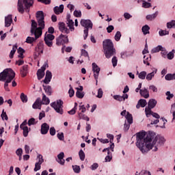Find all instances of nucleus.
Instances as JSON below:
<instances>
[{
	"instance_id": "obj_1",
	"label": "nucleus",
	"mask_w": 175,
	"mask_h": 175,
	"mask_svg": "<svg viewBox=\"0 0 175 175\" xmlns=\"http://www.w3.org/2000/svg\"><path fill=\"white\" fill-rule=\"evenodd\" d=\"M146 133H137V147L142 151V154H146L152 150V151H158V147L163 146L165 144V137L161 135H154L153 133L148 134L146 137H145Z\"/></svg>"
},
{
	"instance_id": "obj_2",
	"label": "nucleus",
	"mask_w": 175,
	"mask_h": 175,
	"mask_svg": "<svg viewBox=\"0 0 175 175\" xmlns=\"http://www.w3.org/2000/svg\"><path fill=\"white\" fill-rule=\"evenodd\" d=\"M36 18L38 23H36L35 20H31L30 29L31 36H33L34 35L35 38L28 36L26 39V43H29V44L33 43L35 40L39 39V38L41 37L42 34L43 33V29H44V14L43 13V11L37 12ZM38 23L39 25L38 27Z\"/></svg>"
},
{
	"instance_id": "obj_3",
	"label": "nucleus",
	"mask_w": 175,
	"mask_h": 175,
	"mask_svg": "<svg viewBox=\"0 0 175 175\" xmlns=\"http://www.w3.org/2000/svg\"><path fill=\"white\" fill-rule=\"evenodd\" d=\"M103 47L104 50V54L106 58H111L113 55H116V49L114 48V44L110 39H107L103 42Z\"/></svg>"
},
{
	"instance_id": "obj_4",
	"label": "nucleus",
	"mask_w": 175,
	"mask_h": 175,
	"mask_svg": "<svg viewBox=\"0 0 175 175\" xmlns=\"http://www.w3.org/2000/svg\"><path fill=\"white\" fill-rule=\"evenodd\" d=\"M34 0H18L17 9L19 13L24 14V12L29 13V8L33 5Z\"/></svg>"
},
{
	"instance_id": "obj_5",
	"label": "nucleus",
	"mask_w": 175,
	"mask_h": 175,
	"mask_svg": "<svg viewBox=\"0 0 175 175\" xmlns=\"http://www.w3.org/2000/svg\"><path fill=\"white\" fill-rule=\"evenodd\" d=\"M16 77V73L12 68H6L0 73V81L13 80Z\"/></svg>"
},
{
	"instance_id": "obj_6",
	"label": "nucleus",
	"mask_w": 175,
	"mask_h": 175,
	"mask_svg": "<svg viewBox=\"0 0 175 175\" xmlns=\"http://www.w3.org/2000/svg\"><path fill=\"white\" fill-rule=\"evenodd\" d=\"M81 25L85 28L84 32V40L88 38V31L89 29H92V22L90 19H81Z\"/></svg>"
},
{
	"instance_id": "obj_7",
	"label": "nucleus",
	"mask_w": 175,
	"mask_h": 175,
	"mask_svg": "<svg viewBox=\"0 0 175 175\" xmlns=\"http://www.w3.org/2000/svg\"><path fill=\"white\" fill-rule=\"evenodd\" d=\"M51 106L58 114H64V101L62 100H57L56 102L51 103Z\"/></svg>"
},
{
	"instance_id": "obj_8",
	"label": "nucleus",
	"mask_w": 175,
	"mask_h": 175,
	"mask_svg": "<svg viewBox=\"0 0 175 175\" xmlns=\"http://www.w3.org/2000/svg\"><path fill=\"white\" fill-rule=\"evenodd\" d=\"M92 72L94 73V77L96 80V84H98V77H99V72H100V68L96 63H92Z\"/></svg>"
},
{
	"instance_id": "obj_9",
	"label": "nucleus",
	"mask_w": 175,
	"mask_h": 175,
	"mask_svg": "<svg viewBox=\"0 0 175 175\" xmlns=\"http://www.w3.org/2000/svg\"><path fill=\"white\" fill-rule=\"evenodd\" d=\"M46 68H49V64L47 63H44L41 68L37 71L38 80H42V79L44 77V70H46Z\"/></svg>"
},
{
	"instance_id": "obj_10",
	"label": "nucleus",
	"mask_w": 175,
	"mask_h": 175,
	"mask_svg": "<svg viewBox=\"0 0 175 175\" xmlns=\"http://www.w3.org/2000/svg\"><path fill=\"white\" fill-rule=\"evenodd\" d=\"M66 43H69L68 36H64L63 34H61L59 37L56 40V44L57 46H61V44H65Z\"/></svg>"
},
{
	"instance_id": "obj_11",
	"label": "nucleus",
	"mask_w": 175,
	"mask_h": 175,
	"mask_svg": "<svg viewBox=\"0 0 175 175\" xmlns=\"http://www.w3.org/2000/svg\"><path fill=\"white\" fill-rule=\"evenodd\" d=\"M59 29L63 33H69V32H70L69 29L66 27V25L65 24V23L63 22L59 23Z\"/></svg>"
},
{
	"instance_id": "obj_12",
	"label": "nucleus",
	"mask_w": 175,
	"mask_h": 175,
	"mask_svg": "<svg viewBox=\"0 0 175 175\" xmlns=\"http://www.w3.org/2000/svg\"><path fill=\"white\" fill-rule=\"evenodd\" d=\"M42 105H43L42 103V100L40 98H38L33 104L32 107L34 109H38V110H42Z\"/></svg>"
},
{
	"instance_id": "obj_13",
	"label": "nucleus",
	"mask_w": 175,
	"mask_h": 175,
	"mask_svg": "<svg viewBox=\"0 0 175 175\" xmlns=\"http://www.w3.org/2000/svg\"><path fill=\"white\" fill-rule=\"evenodd\" d=\"M49 129H50V126L47 123H43L41 125V130H40L41 134L47 135Z\"/></svg>"
},
{
	"instance_id": "obj_14",
	"label": "nucleus",
	"mask_w": 175,
	"mask_h": 175,
	"mask_svg": "<svg viewBox=\"0 0 175 175\" xmlns=\"http://www.w3.org/2000/svg\"><path fill=\"white\" fill-rule=\"evenodd\" d=\"M65 157V153L64 152H61L57 155V159H56L57 162L59 163V165H65V159H64Z\"/></svg>"
},
{
	"instance_id": "obj_15",
	"label": "nucleus",
	"mask_w": 175,
	"mask_h": 175,
	"mask_svg": "<svg viewBox=\"0 0 175 175\" xmlns=\"http://www.w3.org/2000/svg\"><path fill=\"white\" fill-rule=\"evenodd\" d=\"M53 78V74L50 70H46L45 78L44 79V83L45 84H49L51 81V79Z\"/></svg>"
},
{
	"instance_id": "obj_16",
	"label": "nucleus",
	"mask_w": 175,
	"mask_h": 175,
	"mask_svg": "<svg viewBox=\"0 0 175 175\" xmlns=\"http://www.w3.org/2000/svg\"><path fill=\"white\" fill-rule=\"evenodd\" d=\"M139 94L141 96H143V98H145V99H148V98H150V92H148L146 88L140 90Z\"/></svg>"
},
{
	"instance_id": "obj_17",
	"label": "nucleus",
	"mask_w": 175,
	"mask_h": 175,
	"mask_svg": "<svg viewBox=\"0 0 175 175\" xmlns=\"http://www.w3.org/2000/svg\"><path fill=\"white\" fill-rule=\"evenodd\" d=\"M128 98H129L128 94H123L122 96H120V95L113 96V99H115V100H118L119 102H124V100H125V99H128Z\"/></svg>"
},
{
	"instance_id": "obj_18",
	"label": "nucleus",
	"mask_w": 175,
	"mask_h": 175,
	"mask_svg": "<svg viewBox=\"0 0 175 175\" xmlns=\"http://www.w3.org/2000/svg\"><path fill=\"white\" fill-rule=\"evenodd\" d=\"M12 23H13V17L12 15H8L5 17V27H10V25H12Z\"/></svg>"
},
{
	"instance_id": "obj_19",
	"label": "nucleus",
	"mask_w": 175,
	"mask_h": 175,
	"mask_svg": "<svg viewBox=\"0 0 175 175\" xmlns=\"http://www.w3.org/2000/svg\"><path fill=\"white\" fill-rule=\"evenodd\" d=\"M53 12L55 14H61L64 12V5H60L59 7L56 6L53 8Z\"/></svg>"
},
{
	"instance_id": "obj_20",
	"label": "nucleus",
	"mask_w": 175,
	"mask_h": 175,
	"mask_svg": "<svg viewBox=\"0 0 175 175\" xmlns=\"http://www.w3.org/2000/svg\"><path fill=\"white\" fill-rule=\"evenodd\" d=\"M157 72H158V69L154 68L152 72L148 73L146 75V80H148V81H150V80H152V77H154V76L157 75Z\"/></svg>"
},
{
	"instance_id": "obj_21",
	"label": "nucleus",
	"mask_w": 175,
	"mask_h": 175,
	"mask_svg": "<svg viewBox=\"0 0 175 175\" xmlns=\"http://www.w3.org/2000/svg\"><path fill=\"white\" fill-rule=\"evenodd\" d=\"M27 73H28V65H25L22 67V69H21V75H22L23 77H25Z\"/></svg>"
},
{
	"instance_id": "obj_22",
	"label": "nucleus",
	"mask_w": 175,
	"mask_h": 175,
	"mask_svg": "<svg viewBox=\"0 0 175 175\" xmlns=\"http://www.w3.org/2000/svg\"><path fill=\"white\" fill-rule=\"evenodd\" d=\"M157 100L154 98L150 99L148 103V107L152 109H154V107L157 106Z\"/></svg>"
},
{
	"instance_id": "obj_23",
	"label": "nucleus",
	"mask_w": 175,
	"mask_h": 175,
	"mask_svg": "<svg viewBox=\"0 0 175 175\" xmlns=\"http://www.w3.org/2000/svg\"><path fill=\"white\" fill-rule=\"evenodd\" d=\"M41 103H42V105H50V98L46 96V94H44V93L42 94V100L41 101Z\"/></svg>"
},
{
	"instance_id": "obj_24",
	"label": "nucleus",
	"mask_w": 175,
	"mask_h": 175,
	"mask_svg": "<svg viewBox=\"0 0 175 175\" xmlns=\"http://www.w3.org/2000/svg\"><path fill=\"white\" fill-rule=\"evenodd\" d=\"M157 16H158V12H156L152 14L147 15L146 20H148V21H152V20H155V18H157Z\"/></svg>"
},
{
	"instance_id": "obj_25",
	"label": "nucleus",
	"mask_w": 175,
	"mask_h": 175,
	"mask_svg": "<svg viewBox=\"0 0 175 175\" xmlns=\"http://www.w3.org/2000/svg\"><path fill=\"white\" fill-rule=\"evenodd\" d=\"M43 88H44V90L46 95H49L50 96V95H51V94L53 92L51 86L43 85Z\"/></svg>"
},
{
	"instance_id": "obj_26",
	"label": "nucleus",
	"mask_w": 175,
	"mask_h": 175,
	"mask_svg": "<svg viewBox=\"0 0 175 175\" xmlns=\"http://www.w3.org/2000/svg\"><path fill=\"white\" fill-rule=\"evenodd\" d=\"M165 49L161 45H159L157 47L152 49L151 53L154 54V53H159V51H162Z\"/></svg>"
},
{
	"instance_id": "obj_27",
	"label": "nucleus",
	"mask_w": 175,
	"mask_h": 175,
	"mask_svg": "<svg viewBox=\"0 0 175 175\" xmlns=\"http://www.w3.org/2000/svg\"><path fill=\"white\" fill-rule=\"evenodd\" d=\"M66 24L68 27L70 28V31H75V22H73V20L70 19L69 21H66Z\"/></svg>"
},
{
	"instance_id": "obj_28",
	"label": "nucleus",
	"mask_w": 175,
	"mask_h": 175,
	"mask_svg": "<svg viewBox=\"0 0 175 175\" xmlns=\"http://www.w3.org/2000/svg\"><path fill=\"white\" fill-rule=\"evenodd\" d=\"M142 31L144 35H147L150 33V27H148V25H145L144 26L142 27Z\"/></svg>"
},
{
	"instance_id": "obj_29",
	"label": "nucleus",
	"mask_w": 175,
	"mask_h": 175,
	"mask_svg": "<svg viewBox=\"0 0 175 175\" xmlns=\"http://www.w3.org/2000/svg\"><path fill=\"white\" fill-rule=\"evenodd\" d=\"M126 120H127L129 124H133V117L129 112H127V114L126 115Z\"/></svg>"
},
{
	"instance_id": "obj_30",
	"label": "nucleus",
	"mask_w": 175,
	"mask_h": 175,
	"mask_svg": "<svg viewBox=\"0 0 175 175\" xmlns=\"http://www.w3.org/2000/svg\"><path fill=\"white\" fill-rule=\"evenodd\" d=\"M79 120H85V121H90V118L87 116L85 114L80 112L78 113Z\"/></svg>"
},
{
	"instance_id": "obj_31",
	"label": "nucleus",
	"mask_w": 175,
	"mask_h": 175,
	"mask_svg": "<svg viewBox=\"0 0 175 175\" xmlns=\"http://www.w3.org/2000/svg\"><path fill=\"white\" fill-rule=\"evenodd\" d=\"M165 79L168 81L170 80H175V74H167L165 77Z\"/></svg>"
},
{
	"instance_id": "obj_32",
	"label": "nucleus",
	"mask_w": 175,
	"mask_h": 175,
	"mask_svg": "<svg viewBox=\"0 0 175 175\" xmlns=\"http://www.w3.org/2000/svg\"><path fill=\"white\" fill-rule=\"evenodd\" d=\"M16 51H17V45H14L12 47V50L10 51V58H13Z\"/></svg>"
},
{
	"instance_id": "obj_33",
	"label": "nucleus",
	"mask_w": 175,
	"mask_h": 175,
	"mask_svg": "<svg viewBox=\"0 0 175 175\" xmlns=\"http://www.w3.org/2000/svg\"><path fill=\"white\" fill-rule=\"evenodd\" d=\"M37 122H36V120L35 118H31L28 120L27 124L29 126H31L32 125H36Z\"/></svg>"
},
{
	"instance_id": "obj_34",
	"label": "nucleus",
	"mask_w": 175,
	"mask_h": 175,
	"mask_svg": "<svg viewBox=\"0 0 175 175\" xmlns=\"http://www.w3.org/2000/svg\"><path fill=\"white\" fill-rule=\"evenodd\" d=\"M147 76V72L142 71L138 74L139 79H141V80H144L146 79V77Z\"/></svg>"
},
{
	"instance_id": "obj_35",
	"label": "nucleus",
	"mask_w": 175,
	"mask_h": 175,
	"mask_svg": "<svg viewBox=\"0 0 175 175\" xmlns=\"http://www.w3.org/2000/svg\"><path fill=\"white\" fill-rule=\"evenodd\" d=\"M81 55L82 57H85V58H87L88 61H90V55H88V52L85 51V49L81 50Z\"/></svg>"
},
{
	"instance_id": "obj_36",
	"label": "nucleus",
	"mask_w": 175,
	"mask_h": 175,
	"mask_svg": "<svg viewBox=\"0 0 175 175\" xmlns=\"http://www.w3.org/2000/svg\"><path fill=\"white\" fill-rule=\"evenodd\" d=\"M138 103L140 105L141 107H146V106H147V100L146 99L139 100Z\"/></svg>"
},
{
	"instance_id": "obj_37",
	"label": "nucleus",
	"mask_w": 175,
	"mask_h": 175,
	"mask_svg": "<svg viewBox=\"0 0 175 175\" xmlns=\"http://www.w3.org/2000/svg\"><path fill=\"white\" fill-rule=\"evenodd\" d=\"M76 96L78 97L79 99H83V98H84V92L77 90L76 92Z\"/></svg>"
},
{
	"instance_id": "obj_38",
	"label": "nucleus",
	"mask_w": 175,
	"mask_h": 175,
	"mask_svg": "<svg viewBox=\"0 0 175 175\" xmlns=\"http://www.w3.org/2000/svg\"><path fill=\"white\" fill-rule=\"evenodd\" d=\"M21 99L23 103H27L28 102V97H27V95H25L24 93L21 94Z\"/></svg>"
},
{
	"instance_id": "obj_39",
	"label": "nucleus",
	"mask_w": 175,
	"mask_h": 175,
	"mask_svg": "<svg viewBox=\"0 0 175 175\" xmlns=\"http://www.w3.org/2000/svg\"><path fill=\"white\" fill-rule=\"evenodd\" d=\"M144 64H146L148 66H150V61H151V56L146 57V55H144Z\"/></svg>"
},
{
	"instance_id": "obj_40",
	"label": "nucleus",
	"mask_w": 175,
	"mask_h": 175,
	"mask_svg": "<svg viewBox=\"0 0 175 175\" xmlns=\"http://www.w3.org/2000/svg\"><path fill=\"white\" fill-rule=\"evenodd\" d=\"M174 53H175V50L172 49V51H170L167 55V58L168 59H173V58H174Z\"/></svg>"
},
{
	"instance_id": "obj_41",
	"label": "nucleus",
	"mask_w": 175,
	"mask_h": 175,
	"mask_svg": "<svg viewBox=\"0 0 175 175\" xmlns=\"http://www.w3.org/2000/svg\"><path fill=\"white\" fill-rule=\"evenodd\" d=\"M79 158L81 161H84L85 159V154L84 153V151L83 150H80L79 152Z\"/></svg>"
},
{
	"instance_id": "obj_42",
	"label": "nucleus",
	"mask_w": 175,
	"mask_h": 175,
	"mask_svg": "<svg viewBox=\"0 0 175 175\" xmlns=\"http://www.w3.org/2000/svg\"><path fill=\"white\" fill-rule=\"evenodd\" d=\"M21 129H23V136L27 137V136H28V133H29V131H28V126L22 127Z\"/></svg>"
},
{
	"instance_id": "obj_43",
	"label": "nucleus",
	"mask_w": 175,
	"mask_h": 175,
	"mask_svg": "<svg viewBox=\"0 0 175 175\" xmlns=\"http://www.w3.org/2000/svg\"><path fill=\"white\" fill-rule=\"evenodd\" d=\"M151 109L152 108H150V107H146L145 112H146V117H148V116H152V111H151Z\"/></svg>"
},
{
	"instance_id": "obj_44",
	"label": "nucleus",
	"mask_w": 175,
	"mask_h": 175,
	"mask_svg": "<svg viewBox=\"0 0 175 175\" xmlns=\"http://www.w3.org/2000/svg\"><path fill=\"white\" fill-rule=\"evenodd\" d=\"M114 39L116 42H120L121 39V31H118L115 35Z\"/></svg>"
},
{
	"instance_id": "obj_45",
	"label": "nucleus",
	"mask_w": 175,
	"mask_h": 175,
	"mask_svg": "<svg viewBox=\"0 0 175 175\" xmlns=\"http://www.w3.org/2000/svg\"><path fill=\"white\" fill-rule=\"evenodd\" d=\"M167 28H175V21L167 23Z\"/></svg>"
},
{
	"instance_id": "obj_46",
	"label": "nucleus",
	"mask_w": 175,
	"mask_h": 175,
	"mask_svg": "<svg viewBox=\"0 0 175 175\" xmlns=\"http://www.w3.org/2000/svg\"><path fill=\"white\" fill-rule=\"evenodd\" d=\"M44 38H46V39H48L49 40H54V38H55L54 36V35L49 33L47 34V33H45Z\"/></svg>"
},
{
	"instance_id": "obj_47",
	"label": "nucleus",
	"mask_w": 175,
	"mask_h": 175,
	"mask_svg": "<svg viewBox=\"0 0 175 175\" xmlns=\"http://www.w3.org/2000/svg\"><path fill=\"white\" fill-rule=\"evenodd\" d=\"M159 36H165V35H169V31L166 30L160 29L159 31Z\"/></svg>"
},
{
	"instance_id": "obj_48",
	"label": "nucleus",
	"mask_w": 175,
	"mask_h": 175,
	"mask_svg": "<svg viewBox=\"0 0 175 175\" xmlns=\"http://www.w3.org/2000/svg\"><path fill=\"white\" fill-rule=\"evenodd\" d=\"M111 62L113 68H116V66H117V63L118 62V59H117V57L113 56L112 58Z\"/></svg>"
},
{
	"instance_id": "obj_49",
	"label": "nucleus",
	"mask_w": 175,
	"mask_h": 175,
	"mask_svg": "<svg viewBox=\"0 0 175 175\" xmlns=\"http://www.w3.org/2000/svg\"><path fill=\"white\" fill-rule=\"evenodd\" d=\"M107 150V154L108 155H110V150L113 152L114 151V143H112L111 145H110V147H108L107 148H105Z\"/></svg>"
},
{
	"instance_id": "obj_50",
	"label": "nucleus",
	"mask_w": 175,
	"mask_h": 175,
	"mask_svg": "<svg viewBox=\"0 0 175 175\" xmlns=\"http://www.w3.org/2000/svg\"><path fill=\"white\" fill-rule=\"evenodd\" d=\"M44 40L48 47H51L53 46V41L51 40H48L46 38H44Z\"/></svg>"
},
{
	"instance_id": "obj_51",
	"label": "nucleus",
	"mask_w": 175,
	"mask_h": 175,
	"mask_svg": "<svg viewBox=\"0 0 175 175\" xmlns=\"http://www.w3.org/2000/svg\"><path fill=\"white\" fill-rule=\"evenodd\" d=\"M1 117L2 120H5V121H8V115L6 114V112H5V109H3Z\"/></svg>"
},
{
	"instance_id": "obj_52",
	"label": "nucleus",
	"mask_w": 175,
	"mask_h": 175,
	"mask_svg": "<svg viewBox=\"0 0 175 175\" xmlns=\"http://www.w3.org/2000/svg\"><path fill=\"white\" fill-rule=\"evenodd\" d=\"M149 90L152 91V92H158V88L154 85H151L149 86Z\"/></svg>"
},
{
	"instance_id": "obj_53",
	"label": "nucleus",
	"mask_w": 175,
	"mask_h": 175,
	"mask_svg": "<svg viewBox=\"0 0 175 175\" xmlns=\"http://www.w3.org/2000/svg\"><path fill=\"white\" fill-rule=\"evenodd\" d=\"M96 96L97 98H99V99H100L102 96H103V90H102V88H99L98 90V94Z\"/></svg>"
},
{
	"instance_id": "obj_54",
	"label": "nucleus",
	"mask_w": 175,
	"mask_h": 175,
	"mask_svg": "<svg viewBox=\"0 0 175 175\" xmlns=\"http://www.w3.org/2000/svg\"><path fill=\"white\" fill-rule=\"evenodd\" d=\"M113 31H114V26L113 25H109L107 27V32L108 33H111V32H113Z\"/></svg>"
},
{
	"instance_id": "obj_55",
	"label": "nucleus",
	"mask_w": 175,
	"mask_h": 175,
	"mask_svg": "<svg viewBox=\"0 0 175 175\" xmlns=\"http://www.w3.org/2000/svg\"><path fill=\"white\" fill-rule=\"evenodd\" d=\"M142 8H145V9L151 8V3L146 2V1H144L142 3Z\"/></svg>"
},
{
	"instance_id": "obj_56",
	"label": "nucleus",
	"mask_w": 175,
	"mask_h": 175,
	"mask_svg": "<svg viewBox=\"0 0 175 175\" xmlns=\"http://www.w3.org/2000/svg\"><path fill=\"white\" fill-rule=\"evenodd\" d=\"M16 154L18 155V157H23V148H18L16 151Z\"/></svg>"
},
{
	"instance_id": "obj_57",
	"label": "nucleus",
	"mask_w": 175,
	"mask_h": 175,
	"mask_svg": "<svg viewBox=\"0 0 175 175\" xmlns=\"http://www.w3.org/2000/svg\"><path fill=\"white\" fill-rule=\"evenodd\" d=\"M37 158L38 159V162H37L38 163H40L42 165V163L44 162V160L43 159V156L42 154H38Z\"/></svg>"
},
{
	"instance_id": "obj_58",
	"label": "nucleus",
	"mask_w": 175,
	"mask_h": 175,
	"mask_svg": "<svg viewBox=\"0 0 175 175\" xmlns=\"http://www.w3.org/2000/svg\"><path fill=\"white\" fill-rule=\"evenodd\" d=\"M165 95L167 96V100H170V99H172V98L174 96V95L173 94H171L170 91L167 92L165 93Z\"/></svg>"
},
{
	"instance_id": "obj_59",
	"label": "nucleus",
	"mask_w": 175,
	"mask_h": 175,
	"mask_svg": "<svg viewBox=\"0 0 175 175\" xmlns=\"http://www.w3.org/2000/svg\"><path fill=\"white\" fill-rule=\"evenodd\" d=\"M74 16L75 17H81V11L77 10H75Z\"/></svg>"
},
{
	"instance_id": "obj_60",
	"label": "nucleus",
	"mask_w": 175,
	"mask_h": 175,
	"mask_svg": "<svg viewBox=\"0 0 175 175\" xmlns=\"http://www.w3.org/2000/svg\"><path fill=\"white\" fill-rule=\"evenodd\" d=\"M72 169H73L75 173H80V166L72 165Z\"/></svg>"
},
{
	"instance_id": "obj_61",
	"label": "nucleus",
	"mask_w": 175,
	"mask_h": 175,
	"mask_svg": "<svg viewBox=\"0 0 175 175\" xmlns=\"http://www.w3.org/2000/svg\"><path fill=\"white\" fill-rule=\"evenodd\" d=\"M98 167H99V165L96 163H94L91 165L90 169L91 170H96Z\"/></svg>"
},
{
	"instance_id": "obj_62",
	"label": "nucleus",
	"mask_w": 175,
	"mask_h": 175,
	"mask_svg": "<svg viewBox=\"0 0 175 175\" xmlns=\"http://www.w3.org/2000/svg\"><path fill=\"white\" fill-rule=\"evenodd\" d=\"M70 88L68 91V94L70 95V98H72V96H73V95H75V90L72 88V85H70Z\"/></svg>"
},
{
	"instance_id": "obj_63",
	"label": "nucleus",
	"mask_w": 175,
	"mask_h": 175,
	"mask_svg": "<svg viewBox=\"0 0 175 175\" xmlns=\"http://www.w3.org/2000/svg\"><path fill=\"white\" fill-rule=\"evenodd\" d=\"M57 139H59V140H62V141H63L65 137L64 136V133H57Z\"/></svg>"
},
{
	"instance_id": "obj_64",
	"label": "nucleus",
	"mask_w": 175,
	"mask_h": 175,
	"mask_svg": "<svg viewBox=\"0 0 175 175\" xmlns=\"http://www.w3.org/2000/svg\"><path fill=\"white\" fill-rule=\"evenodd\" d=\"M40 163H36L35 164V168H34V172H38V170H40Z\"/></svg>"
}]
</instances>
